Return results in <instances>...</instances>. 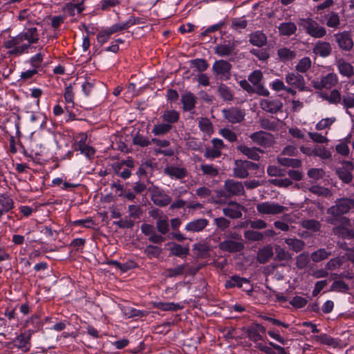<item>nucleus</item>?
I'll return each instance as SVG.
<instances>
[{"label":"nucleus","instance_id":"f257e3e1","mask_svg":"<svg viewBox=\"0 0 354 354\" xmlns=\"http://www.w3.org/2000/svg\"><path fill=\"white\" fill-rule=\"evenodd\" d=\"M30 322L32 324L36 322L35 329L28 330L26 332L21 333L20 335H17L12 342L15 347L20 349L24 353L29 351L31 348L30 339L32 334L42 326L41 324L39 321V317L36 315L32 316L31 317V321L28 322L27 324L28 325Z\"/></svg>","mask_w":354,"mask_h":354},{"label":"nucleus","instance_id":"f03ea898","mask_svg":"<svg viewBox=\"0 0 354 354\" xmlns=\"http://www.w3.org/2000/svg\"><path fill=\"white\" fill-rule=\"evenodd\" d=\"M4 47L6 48H12L9 53L12 55L19 56L24 53H28L29 44L24 39L21 33L15 37H11L4 42Z\"/></svg>","mask_w":354,"mask_h":354},{"label":"nucleus","instance_id":"7ed1b4c3","mask_svg":"<svg viewBox=\"0 0 354 354\" xmlns=\"http://www.w3.org/2000/svg\"><path fill=\"white\" fill-rule=\"evenodd\" d=\"M299 24L304 27L306 32L314 38H322L326 35L325 27L319 24L312 18L301 19Z\"/></svg>","mask_w":354,"mask_h":354},{"label":"nucleus","instance_id":"20e7f679","mask_svg":"<svg viewBox=\"0 0 354 354\" xmlns=\"http://www.w3.org/2000/svg\"><path fill=\"white\" fill-rule=\"evenodd\" d=\"M285 81L288 84V88H292L293 90L297 89L299 91H307L306 82L304 76L297 71L288 72L285 75Z\"/></svg>","mask_w":354,"mask_h":354},{"label":"nucleus","instance_id":"39448f33","mask_svg":"<svg viewBox=\"0 0 354 354\" xmlns=\"http://www.w3.org/2000/svg\"><path fill=\"white\" fill-rule=\"evenodd\" d=\"M354 207V200L351 198H340L336 201V204L328 209V213L338 216L348 213Z\"/></svg>","mask_w":354,"mask_h":354},{"label":"nucleus","instance_id":"423d86ee","mask_svg":"<svg viewBox=\"0 0 354 354\" xmlns=\"http://www.w3.org/2000/svg\"><path fill=\"white\" fill-rule=\"evenodd\" d=\"M232 67V64L227 61L220 59L213 64L212 71L219 80L226 81L231 77Z\"/></svg>","mask_w":354,"mask_h":354},{"label":"nucleus","instance_id":"0eeeda50","mask_svg":"<svg viewBox=\"0 0 354 354\" xmlns=\"http://www.w3.org/2000/svg\"><path fill=\"white\" fill-rule=\"evenodd\" d=\"M338 83V77L335 73H330L323 75L321 78L312 81L313 86L317 90L323 88L330 89Z\"/></svg>","mask_w":354,"mask_h":354},{"label":"nucleus","instance_id":"6e6552de","mask_svg":"<svg viewBox=\"0 0 354 354\" xmlns=\"http://www.w3.org/2000/svg\"><path fill=\"white\" fill-rule=\"evenodd\" d=\"M287 207L274 202L266 201L258 203L257 210L261 214L276 215L283 212Z\"/></svg>","mask_w":354,"mask_h":354},{"label":"nucleus","instance_id":"1a4fd4ad","mask_svg":"<svg viewBox=\"0 0 354 354\" xmlns=\"http://www.w3.org/2000/svg\"><path fill=\"white\" fill-rule=\"evenodd\" d=\"M250 138L254 143L263 147H270L274 143L273 135L263 131L251 133Z\"/></svg>","mask_w":354,"mask_h":354},{"label":"nucleus","instance_id":"9d476101","mask_svg":"<svg viewBox=\"0 0 354 354\" xmlns=\"http://www.w3.org/2000/svg\"><path fill=\"white\" fill-rule=\"evenodd\" d=\"M212 147L205 148L204 156L209 160L219 158L222 154V150L225 148L223 141L219 138H213L211 140Z\"/></svg>","mask_w":354,"mask_h":354},{"label":"nucleus","instance_id":"9b49d317","mask_svg":"<svg viewBox=\"0 0 354 354\" xmlns=\"http://www.w3.org/2000/svg\"><path fill=\"white\" fill-rule=\"evenodd\" d=\"M354 170L353 163L351 161H343L336 168V174L344 183H350L353 180L352 171Z\"/></svg>","mask_w":354,"mask_h":354},{"label":"nucleus","instance_id":"f8f14e48","mask_svg":"<svg viewBox=\"0 0 354 354\" xmlns=\"http://www.w3.org/2000/svg\"><path fill=\"white\" fill-rule=\"evenodd\" d=\"M350 220L343 217L340 220V225L335 227L333 230L334 234L343 239H351L354 236V232L350 228Z\"/></svg>","mask_w":354,"mask_h":354},{"label":"nucleus","instance_id":"ddd939ff","mask_svg":"<svg viewBox=\"0 0 354 354\" xmlns=\"http://www.w3.org/2000/svg\"><path fill=\"white\" fill-rule=\"evenodd\" d=\"M333 36L339 48L344 50H350L353 48L354 43L350 32L344 30Z\"/></svg>","mask_w":354,"mask_h":354},{"label":"nucleus","instance_id":"4468645a","mask_svg":"<svg viewBox=\"0 0 354 354\" xmlns=\"http://www.w3.org/2000/svg\"><path fill=\"white\" fill-rule=\"evenodd\" d=\"M222 113L225 119L232 124L241 122L244 120L245 115L243 110L236 107L223 109Z\"/></svg>","mask_w":354,"mask_h":354},{"label":"nucleus","instance_id":"2eb2a0df","mask_svg":"<svg viewBox=\"0 0 354 354\" xmlns=\"http://www.w3.org/2000/svg\"><path fill=\"white\" fill-rule=\"evenodd\" d=\"M224 192L227 196L242 195L244 194V187L242 183L233 179H228L225 181Z\"/></svg>","mask_w":354,"mask_h":354},{"label":"nucleus","instance_id":"dca6fc26","mask_svg":"<svg viewBox=\"0 0 354 354\" xmlns=\"http://www.w3.org/2000/svg\"><path fill=\"white\" fill-rule=\"evenodd\" d=\"M260 107L270 113H276L281 111L283 102L278 99H263L260 101Z\"/></svg>","mask_w":354,"mask_h":354},{"label":"nucleus","instance_id":"f3484780","mask_svg":"<svg viewBox=\"0 0 354 354\" xmlns=\"http://www.w3.org/2000/svg\"><path fill=\"white\" fill-rule=\"evenodd\" d=\"M151 199L159 207H165L170 204L171 198L165 191L156 188L153 190Z\"/></svg>","mask_w":354,"mask_h":354},{"label":"nucleus","instance_id":"a211bd4d","mask_svg":"<svg viewBox=\"0 0 354 354\" xmlns=\"http://www.w3.org/2000/svg\"><path fill=\"white\" fill-rule=\"evenodd\" d=\"M208 220L205 218L194 219L187 223L185 227V230L189 233L201 232L208 225Z\"/></svg>","mask_w":354,"mask_h":354},{"label":"nucleus","instance_id":"6ab92c4d","mask_svg":"<svg viewBox=\"0 0 354 354\" xmlns=\"http://www.w3.org/2000/svg\"><path fill=\"white\" fill-rule=\"evenodd\" d=\"M236 149L248 158L256 161L260 159L259 153L263 152V151L259 148L249 147L245 145H240L237 146Z\"/></svg>","mask_w":354,"mask_h":354},{"label":"nucleus","instance_id":"aec40b11","mask_svg":"<svg viewBox=\"0 0 354 354\" xmlns=\"http://www.w3.org/2000/svg\"><path fill=\"white\" fill-rule=\"evenodd\" d=\"M266 332V328L261 324H254L250 326L247 330L248 337L254 342L262 340L263 337L261 333Z\"/></svg>","mask_w":354,"mask_h":354},{"label":"nucleus","instance_id":"412c9836","mask_svg":"<svg viewBox=\"0 0 354 354\" xmlns=\"http://www.w3.org/2000/svg\"><path fill=\"white\" fill-rule=\"evenodd\" d=\"M270 346L259 343L256 345V348L266 354H287L285 348L272 342H269Z\"/></svg>","mask_w":354,"mask_h":354},{"label":"nucleus","instance_id":"4be33fe9","mask_svg":"<svg viewBox=\"0 0 354 354\" xmlns=\"http://www.w3.org/2000/svg\"><path fill=\"white\" fill-rule=\"evenodd\" d=\"M313 52L322 57H327L331 54L332 47L329 42L318 41L313 47Z\"/></svg>","mask_w":354,"mask_h":354},{"label":"nucleus","instance_id":"5701e85b","mask_svg":"<svg viewBox=\"0 0 354 354\" xmlns=\"http://www.w3.org/2000/svg\"><path fill=\"white\" fill-rule=\"evenodd\" d=\"M243 247L241 242L231 239L223 241L219 244L221 250L230 252H240L243 249Z\"/></svg>","mask_w":354,"mask_h":354},{"label":"nucleus","instance_id":"b1692460","mask_svg":"<svg viewBox=\"0 0 354 354\" xmlns=\"http://www.w3.org/2000/svg\"><path fill=\"white\" fill-rule=\"evenodd\" d=\"M236 47L234 42L227 41V43L218 44L214 48V53L220 57H227L233 53Z\"/></svg>","mask_w":354,"mask_h":354},{"label":"nucleus","instance_id":"393cba45","mask_svg":"<svg viewBox=\"0 0 354 354\" xmlns=\"http://www.w3.org/2000/svg\"><path fill=\"white\" fill-rule=\"evenodd\" d=\"M243 207L236 203H230L227 207L223 209L225 216L231 218H239L242 216Z\"/></svg>","mask_w":354,"mask_h":354},{"label":"nucleus","instance_id":"a878e982","mask_svg":"<svg viewBox=\"0 0 354 354\" xmlns=\"http://www.w3.org/2000/svg\"><path fill=\"white\" fill-rule=\"evenodd\" d=\"M164 171L171 178L176 179H182L187 175V171L185 168L174 165L167 166L165 168Z\"/></svg>","mask_w":354,"mask_h":354},{"label":"nucleus","instance_id":"bb28decb","mask_svg":"<svg viewBox=\"0 0 354 354\" xmlns=\"http://www.w3.org/2000/svg\"><path fill=\"white\" fill-rule=\"evenodd\" d=\"M336 66L339 73L342 76L350 78L354 75L353 66L350 63L344 61L343 59H339L337 60Z\"/></svg>","mask_w":354,"mask_h":354},{"label":"nucleus","instance_id":"cd10ccee","mask_svg":"<svg viewBox=\"0 0 354 354\" xmlns=\"http://www.w3.org/2000/svg\"><path fill=\"white\" fill-rule=\"evenodd\" d=\"M20 33L30 46L31 44L37 43L39 39L38 30L37 28L34 26L26 28L24 32Z\"/></svg>","mask_w":354,"mask_h":354},{"label":"nucleus","instance_id":"c85d7f7f","mask_svg":"<svg viewBox=\"0 0 354 354\" xmlns=\"http://www.w3.org/2000/svg\"><path fill=\"white\" fill-rule=\"evenodd\" d=\"M169 248L170 255L176 256L180 258H185L189 252L188 245L183 246L176 243H170Z\"/></svg>","mask_w":354,"mask_h":354},{"label":"nucleus","instance_id":"c756f323","mask_svg":"<svg viewBox=\"0 0 354 354\" xmlns=\"http://www.w3.org/2000/svg\"><path fill=\"white\" fill-rule=\"evenodd\" d=\"M233 169L234 176L239 178H245L248 176V169L245 160H237L235 161Z\"/></svg>","mask_w":354,"mask_h":354},{"label":"nucleus","instance_id":"7c9ffc66","mask_svg":"<svg viewBox=\"0 0 354 354\" xmlns=\"http://www.w3.org/2000/svg\"><path fill=\"white\" fill-rule=\"evenodd\" d=\"M181 102L184 111H189L194 109L196 103V97L191 92H187L181 96Z\"/></svg>","mask_w":354,"mask_h":354},{"label":"nucleus","instance_id":"2f4dec72","mask_svg":"<svg viewBox=\"0 0 354 354\" xmlns=\"http://www.w3.org/2000/svg\"><path fill=\"white\" fill-rule=\"evenodd\" d=\"M152 305L154 308L163 311H176L183 308V306L174 302L153 301Z\"/></svg>","mask_w":354,"mask_h":354},{"label":"nucleus","instance_id":"473e14b6","mask_svg":"<svg viewBox=\"0 0 354 354\" xmlns=\"http://www.w3.org/2000/svg\"><path fill=\"white\" fill-rule=\"evenodd\" d=\"M249 41L254 46L262 47L267 44V37L261 31H255L250 35Z\"/></svg>","mask_w":354,"mask_h":354},{"label":"nucleus","instance_id":"72a5a7b5","mask_svg":"<svg viewBox=\"0 0 354 354\" xmlns=\"http://www.w3.org/2000/svg\"><path fill=\"white\" fill-rule=\"evenodd\" d=\"M326 25L327 27L337 29L339 27L341 19L339 13L330 11L325 15Z\"/></svg>","mask_w":354,"mask_h":354},{"label":"nucleus","instance_id":"f704fd0d","mask_svg":"<svg viewBox=\"0 0 354 354\" xmlns=\"http://www.w3.org/2000/svg\"><path fill=\"white\" fill-rule=\"evenodd\" d=\"M179 113L174 109H167L164 111L161 115V119L167 124L172 126L173 124L177 122L179 120Z\"/></svg>","mask_w":354,"mask_h":354},{"label":"nucleus","instance_id":"c9c22d12","mask_svg":"<svg viewBox=\"0 0 354 354\" xmlns=\"http://www.w3.org/2000/svg\"><path fill=\"white\" fill-rule=\"evenodd\" d=\"M270 88L277 92H279L281 91H285L288 93L291 94L292 95H295L297 91L293 90L292 88H288V86H286L284 82L279 79L274 80L273 82L270 83Z\"/></svg>","mask_w":354,"mask_h":354},{"label":"nucleus","instance_id":"e433bc0d","mask_svg":"<svg viewBox=\"0 0 354 354\" xmlns=\"http://www.w3.org/2000/svg\"><path fill=\"white\" fill-rule=\"evenodd\" d=\"M277 161L280 165L288 167L299 168L302 165V162L299 159L288 158L282 156H278Z\"/></svg>","mask_w":354,"mask_h":354},{"label":"nucleus","instance_id":"4c0bfd02","mask_svg":"<svg viewBox=\"0 0 354 354\" xmlns=\"http://www.w3.org/2000/svg\"><path fill=\"white\" fill-rule=\"evenodd\" d=\"M279 33L284 36H290L295 33L297 26L293 22H284L279 26Z\"/></svg>","mask_w":354,"mask_h":354},{"label":"nucleus","instance_id":"58836bf2","mask_svg":"<svg viewBox=\"0 0 354 354\" xmlns=\"http://www.w3.org/2000/svg\"><path fill=\"white\" fill-rule=\"evenodd\" d=\"M312 338L317 342L326 344L329 346H333L334 348L337 347L338 345L337 342L335 339L324 333L319 335H314Z\"/></svg>","mask_w":354,"mask_h":354},{"label":"nucleus","instance_id":"ea45409f","mask_svg":"<svg viewBox=\"0 0 354 354\" xmlns=\"http://www.w3.org/2000/svg\"><path fill=\"white\" fill-rule=\"evenodd\" d=\"M312 66V61L310 57H304L299 60L295 65V70L299 73H306Z\"/></svg>","mask_w":354,"mask_h":354},{"label":"nucleus","instance_id":"a19ab883","mask_svg":"<svg viewBox=\"0 0 354 354\" xmlns=\"http://www.w3.org/2000/svg\"><path fill=\"white\" fill-rule=\"evenodd\" d=\"M172 129V126L165 122H159L153 126L151 131L154 136H164L168 133Z\"/></svg>","mask_w":354,"mask_h":354},{"label":"nucleus","instance_id":"79ce46f5","mask_svg":"<svg viewBox=\"0 0 354 354\" xmlns=\"http://www.w3.org/2000/svg\"><path fill=\"white\" fill-rule=\"evenodd\" d=\"M273 255L272 248L270 246L261 249L257 254L258 261L261 263L268 262Z\"/></svg>","mask_w":354,"mask_h":354},{"label":"nucleus","instance_id":"37998d69","mask_svg":"<svg viewBox=\"0 0 354 354\" xmlns=\"http://www.w3.org/2000/svg\"><path fill=\"white\" fill-rule=\"evenodd\" d=\"M218 92L220 97L224 101H232L234 99L232 91L224 84H221L218 87Z\"/></svg>","mask_w":354,"mask_h":354},{"label":"nucleus","instance_id":"c03bdc74","mask_svg":"<svg viewBox=\"0 0 354 354\" xmlns=\"http://www.w3.org/2000/svg\"><path fill=\"white\" fill-rule=\"evenodd\" d=\"M13 208V201L12 199L6 195H0V210L3 212H7Z\"/></svg>","mask_w":354,"mask_h":354},{"label":"nucleus","instance_id":"a18cd8bd","mask_svg":"<svg viewBox=\"0 0 354 354\" xmlns=\"http://www.w3.org/2000/svg\"><path fill=\"white\" fill-rule=\"evenodd\" d=\"M285 243L296 252L301 251L305 245L304 242L298 239H286Z\"/></svg>","mask_w":354,"mask_h":354},{"label":"nucleus","instance_id":"49530a36","mask_svg":"<svg viewBox=\"0 0 354 354\" xmlns=\"http://www.w3.org/2000/svg\"><path fill=\"white\" fill-rule=\"evenodd\" d=\"M124 315L129 317H142L147 315L146 311L140 310L132 307H124L122 309Z\"/></svg>","mask_w":354,"mask_h":354},{"label":"nucleus","instance_id":"de8ad7c7","mask_svg":"<svg viewBox=\"0 0 354 354\" xmlns=\"http://www.w3.org/2000/svg\"><path fill=\"white\" fill-rule=\"evenodd\" d=\"M330 254L331 252H328L326 249H319L311 254V259L314 262L317 263L326 259Z\"/></svg>","mask_w":354,"mask_h":354},{"label":"nucleus","instance_id":"09e8293b","mask_svg":"<svg viewBox=\"0 0 354 354\" xmlns=\"http://www.w3.org/2000/svg\"><path fill=\"white\" fill-rule=\"evenodd\" d=\"M200 130L208 135L213 133V127L210 120L206 118H202L198 121Z\"/></svg>","mask_w":354,"mask_h":354},{"label":"nucleus","instance_id":"8fccbe9b","mask_svg":"<svg viewBox=\"0 0 354 354\" xmlns=\"http://www.w3.org/2000/svg\"><path fill=\"white\" fill-rule=\"evenodd\" d=\"M243 283H249V281L245 278L238 276H232L229 281L226 282V287L231 288L234 286L242 287Z\"/></svg>","mask_w":354,"mask_h":354},{"label":"nucleus","instance_id":"3c124183","mask_svg":"<svg viewBox=\"0 0 354 354\" xmlns=\"http://www.w3.org/2000/svg\"><path fill=\"white\" fill-rule=\"evenodd\" d=\"M144 252L149 259L157 258L161 254L162 249L156 245H149L145 248Z\"/></svg>","mask_w":354,"mask_h":354},{"label":"nucleus","instance_id":"603ef678","mask_svg":"<svg viewBox=\"0 0 354 354\" xmlns=\"http://www.w3.org/2000/svg\"><path fill=\"white\" fill-rule=\"evenodd\" d=\"M324 98L330 104H337L341 102L342 96L338 90L333 89L328 95H326Z\"/></svg>","mask_w":354,"mask_h":354},{"label":"nucleus","instance_id":"864d4df0","mask_svg":"<svg viewBox=\"0 0 354 354\" xmlns=\"http://www.w3.org/2000/svg\"><path fill=\"white\" fill-rule=\"evenodd\" d=\"M335 121L336 118L335 117L323 118L316 124L315 129L317 131L329 129Z\"/></svg>","mask_w":354,"mask_h":354},{"label":"nucleus","instance_id":"5fc2aeb1","mask_svg":"<svg viewBox=\"0 0 354 354\" xmlns=\"http://www.w3.org/2000/svg\"><path fill=\"white\" fill-rule=\"evenodd\" d=\"M303 227L312 230L313 232H317L320 230L321 225L319 221L313 219L304 220L301 222Z\"/></svg>","mask_w":354,"mask_h":354},{"label":"nucleus","instance_id":"6e6d98bb","mask_svg":"<svg viewBox=\"0 0 354 354\" xmlns=\"http://www.w3.org/2000/svg\"><path fill=\"white\" fill-rule=\"evenodd\" d=\"M248 26V21L244 18V17H237V18H233L232 19V24H231V28L239 30L244 29Z\"/></svg>","mask_w":354,"mask_h":354},{"label":"nucleus","instance_id":"4d7b16f0","mask_svg":"<svg viewBox=\"0 0 354 354\" xmlns=\"http://www.w3.org/2000/svg\"><path fill=\"white\" fill-rule=\"evenodd\" d=\"M201 169L204 175L210 177H215L218 174L217 168L213 165L202 164L201 165Z\"/></svg>","mask_w":354,"mask_h":354},{"label":"nucleus","instance_id":"13d9d810","mask_svg":"<svg viewBox=\"0 0 354 354\" xmlns=\"http://www.w3.org/2000/svg\"><path fill=\"white\" fill-rule=\"evenodd\" d=\"M277 55L283 61L290 60L295 57V52L287 48H282L279 49L277 51Z\"/></svg>","mask_w":354,"mask_h":354},{"label":"nucleus","instance_id":"bf43d9fd","mask_svg":"<svg viewBox=\"0 0 354 354\" xmlns=\"http://www.w3.org/2000/svg\"><path fill=\"white\" fill-rule=\"evenodd\" d=\"M113 34L108 27L102 28L97 35V40L101 44L106 43Z\"/></svg>","mask_w":354,"mask_h":354},{"label":"nucleus","instance_id":"052dcab7","mask_svg":"<svg viewBox=\"0 0 354 354\" xmlns=\"http://www.w3.org/2000/svg\"><path fill=\"white\" fill-rule=\"evenodd\" d=\"M314 156L319 157L323 160H326L330 158L331 153L326 147L317 146L316 147H315Z\"/></svg>","mask_w":354,"mask_h":354},{"label":"nucleus","instance_id":"680f3d73","mask_svg":"<svg viewBox=\"0 0 354 354\" xmlns=\"http://www.w3.org/2000/svg\"><path fill=\"white\" fill-rule=\"evenodd\" d=\"M186 267L185 264H183L173 268H169L166 270V274L168 277H175L181 275Z\"/></svg>","mask_w":354,"mask_h":354},{"label":"nucleus","instance_id":"e2e57ef3","mask_svg":"<svg viewBox=\"0 0 354 354\" xmlns=\"http://www.w3.org/2000/svg\"><path fill=\"white\" fill-rule=\"evenodd\" d=\"M44 59V55L41 53H38L34 56L31 57L28 62L32 66V68L38 70L41 66V64Z\"/></svg>","mask_w":354,"mask_h":354},{"label":"nucleus","instance_id":"0e129e2a","mask_svg":"<svg viewBox=\"0 0 354 354\" xmlns=\"http://www.w3.org/2000/svg\"><path fill=\"white\" fill-rule=\"evenodd\" d=\"M263 78V74L261 71L257 70L253 71L248 76V81L251 82L254 86L261 84V80Z\"/></svg>","mask_w":354,"mask_h":354},{"label":"nucleus","instance_id":"69168bd1","mask_svg":"<svg viewBox=\"0 0 354 354\" xmlns=\"http://www.w3.org/2000/svg\"><path fill=\"white\" fill-rule=\"evenodd\" d=\"M156 227L161 234H166L169 230L168 221L166 218H159L156 221Z\"/></svg>","mask_w":354,"mask_h":354},{"label":"nucleus","instance_id":"338daca9","mask_svg":"<svg viewBox=\"0 0 354 354\" xmlns=\"http://www.w3.org/2000/svg\"><path fill=\"white\" fill-rule=\"evenodd\" d=\"M309 256L307 253L300 254L296 259V264L298 268H305L309 263Z\"/></svg>","mask_w":354,"mask_h":354},{"label":"nucleus","instance_id":"774afa93","mask_svg":"<svg viewBox=\"0 0 354 354\" xmlns=\"http://www.w3.org/2000/svg\"><path fill=\"white\" fill-rule=\"evenodd\" d=\"M244 236L248 240L257 241L263 239V234L257 231L247 230L244 233Z\"/></svg>","mask_w":354,"mask_h":354}]
</instances>
